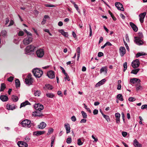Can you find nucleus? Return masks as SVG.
I'll list each match as a JSON object with an SVG mask.
<instances>
[{"mask_svg":"<svg viewBox=\"0 0 147 147\" xmlns=\"http://www.w3.org/2000/svg\"><path fill=\"white\" fill-rule=\"evenodd\" d=\"M23 127L28 128L31 127L32 123L30 120L25 119L22 121L20 123Z\"/></svg>","mask_w":147,"mask_h":147,"instance_id":"obj_1","label":"nucleus"},{"mask_svg":"<svg viewBox=\"0 0 147 147\" xmlns=\"http://www.w3.org/2000/svg\"><path fill=\"white\" fill-rule=\"evenodd\" d=\"M34 81V80L31 77V74H29L27 78L25 79V83L28 86L32 85Z\"/></svg>","mask_w":147,"mask_h":147,"instance_id":"obj_2","label":"nucleus"},{"mask_svg":"<svg viewBox=\"0 0 147 147\" xmlns=\"http://www.w3.org/2000/svg\"><path fill=\"white\" fill-rule=\"evenodd\" d=\"M36 47L32 45H29L26 47L25 49L26 54H29V53L30 52H32Z\"/></svg>","mask_w":147,"mask_h":147,"instance_id":"obj_3","label":"nucleus"},{"mask_svg":"<svg viewBox=\"0 0 147 147\" xmlns=\"http://www.w3.org/2000/svg\"><path fill=\"white\" fill-rule=\"evenodd\" d=\"M32 37H26L23 40V44L25 45H28L32 42Z\"/></svg>","mask_w":147,"mask_h":147,"instance_id":"obj_4","label":"nucleus"},{"mask_svg":"<svg viewBox=\"0 0 147 147\" xmlns=\"http://www.w3.org/2000/svg\"><path fill=\"white\" fill-rule=\"evenodd\" d=\"M36 54L38 57L39 58L42 57L44 55V51L43 49H40L36 51Z\"/></svg>","mask_w":147,"mask_h":147,"instance_id":"obj_5","label":"nucleus"},{"mask_svg":"<svg viewBox=\"0 0 147 147\" xmlns=\"http://www.w3.org/2000/svg\"><path fill=\"white\" fill-rule=\"evenodd\" d=\"M34 107L36 110L41 111L44 109L43 106L40 103L35 104Z\"/></svg>","mask_w":147,"mask_h":147,"instance_id":"obj_6","label":"nucleus"},{"mask_svg":"<svg viewBox=\"0 0 147 147\" xmlns=\"http://www.w3.org/2000/svg\"><path fill=\"white\" fill-rule=\"evenodd\" d=\"M135 40H134L135 43L138 45H142L143 44V42L138 37L135 36L134 37Z\"/></svg>","mask_w":147,"mask_h":147,"instance_id":"obj_7","label":"nucleus"},{"mask_svg":"<svg viewBox=\"0 0 147 147\" xmlns=\"http://www.w3.org/2000/svg\"><path fill=\"white\" fill-rule=\"evenodd\" d=\"M140 65L139 61L138 59H136L133 61L131 63V65L134 68L138 67Z\"/></svg>","mask_w":147,"mask_h":147,"instance_id":"obj_8","label":"nucleus"},{"mask_svg":"<svg viewBox=\"0 0 147 147\" xmlns=\"http://www.w3.org/2000/svg\"><path fill=\"white\" fill-rule=\"evenodd\" d=\"M32 115L34 116L39 117L43 116V114L41 113V111L38 110H36L35 111L33 112Z\"/></svg>","mask_w":147,"mask_h":147,"instance_id":"obj_9","label":"nucleus"},{"mask_svg":"<svg viewBox=\"0 0 147 147\" xmlns=\"http://www.w3.org/2000/svg\"><path fill=\"white\" fill-rule=\"evenodd\" d=\"M146 13L144 12L141 13L139 16V20L141 23H142L144 22V19L146 15Z\"/></svg>","mask_w":147,"mask_h":147,"instance_id":"obj_10","label":"nucleus"},{"mask_svg":"<svg viewBox=\"0 0 147 147\" xmlns=\"http://www.w3.org/2000/svg\"><path fill=\"white\" fill-rule=\"evenodd\" d=\"M115 6L118 9L122 11H124V9L123 7V6L120 3L118 2L116 3H115Z\"/></svg>","mask_w":147,"mask_h":147,"instance_id":"obj_11","label":"nucleus"},{"mask_svg":"<svg viewBox=\"0 0 147 147\" xmlns=\"http://www.w3.org/2000/svg\"><path fill=\"white\" fill-rule=\"evenodd\" d=\"M17 144L19 147H27V144L23 141H18Z\"/></svg>","mask_w":147,"mask_h":147,"instance_id":"obj_12","label":"nucleus"},{"mask_svg":"<svg viewBox=\"0 0 147 147\" xmlns=\"http://www.w3.org/2000/svg\"><path fill=\"white\" fill-rule=\"evenodd\" d=\"M121 56L123 57L125 53V49L124 47H121L119 49Z\"/></svg>","mask_w":147,"mask_h":147,"instance_id":"obj_13","label":"nucleus"},{"mask_svg":"<svg viewBox=\"0 0 147 147\" xmlns=\"http://www.w3.org/2000/svg\"><path fill=\"white\" fill-rule=\"evenodd\" d=\"M141 82L140 80L138 79L135 78H133L130 80V83L134 84L136 83H140Z\"/></svg>","mask_w":147,"mask_h":147,"instance_id":"obj_14","label":"nucleus"},{"mask_svg":"<svg viewBox=\"0 0 147 147\" xmlns=\"http://www.w3.org/2000/svg\"><path fill=\"white\" fill-rule=\"evenodd\" d=\"M33 74H43V72L42 70L40 68H35L34 69L32 70Z\"/></svg>","mask_w":147,"mask_h":147,"instance_id":"obj_15","label":"nucleus"},{"mask_svg":"<svg viewBox=\"0 0 147 147\" xmlns=\"http://www.w3.org/2000/svg\"><path fill=\"white\" fill-rule=\"evenodd\" d=\"M106 81V80L105 79H103L98 83H97L95 85V86L96 87H98L104 84Z\"/></svg>","mask_w":147,"mask_h":147,"instance_id":"obj_16","label":"nucleus"},{"mask_svg":"<svg viewBox=\"0 0 147 147\" xmlns=\"http://www.w3.org/2000/svg\"><path fill=\"white\" fill-rule=\"evenodd\" d=\"M133 142L134 145L135 147H142V144L139 143L136 139H135L134 140Z\"/></svg>","mask_w":147,"mask_h":147,"instance_id":"obj_17","label":"nucleus"},{"mask_svg":"<svg viewBox=\"0 0 147 147\" xmlns=\"http://www.w3.org/2000/svg\"><path fill=\"white\" fill-rule=\"evenodd\" d=\"M143 71V70L141 69H137L132 70L131 72V74H137L138 73H140Z\"/></svg>","mask_w":147,"mask_h":147,"instance_id":"obj_18","label":"nucleus"},{"mask_svg":"<svg viewBox=\"0 0 147 147\" xmlns=\"http://www.w3.org/2000/svg\"><path fill=\"white\" fill-rule=\"evenodd\" d=\"M0 99L3 102H5L7 101L8 98L7 95H1L0 97Z\"/></svg>","mask_w":147,"mask_h":147,"instance_id":"obj_19","label":"nucleus"},{"mask_svg":"<svg viewBox=\"0 0 147 147\" xmlns=\"http://www.w3.org/2000/svg\"><path fill=\"white\" fill-rule=\"evenodd\" d=\"M44 133V131H37L34 132L33 133V135L36 136H39L43 134Z\"/></svg>","mask_w":147,"mask_h":147,"instance_id":"obj_20","label":"nucleus"},{"mask_svg":"<svg viewBox=\"0 0 147 147\" xmlns=\"http://www.w3.org/2000/svg\"><path fill=\"white\" fill-rule=\"evenodd\" d=\"M129 24L130 26L135 32H136L138 30V28L135 24L131 22H130L129 23Z\"/></svg>","mask_w":147,"mask_h":147,"instance_id":"obj_21","label":"nucleus"},{"mask_svg":"<svg viewBox=\"0 0 147 147\" xmlns=\"http://www.w3.org/2000/svg\"><path fill=\"white\" fill-rule=\"evenodd\" d=\"M21 40V38L18 37L17 35L14 36V39L13 40V42L16 44H18Z\"/></svg>","mask_w":147,"mask_h":147,"instance_id":"obj_22","label":"nucleus"},{"mask_svg":"<svg viewBox=\"0 0 147 147\" xmlns=\"http://www.w3.org/2000/svg\"><path fill=\"white\" fill-rule=\"evenodd\" d=\"M65 127L66 131L67 134H68L70 132V125L68 123H66L65 124Z\"/></svg>","mask_w":147,"mask_h":147,"instance_id":"obj_23","label":"nucleus"},{"mask_svg":"<svg viewBox=\"0 0 147 147\" xmlns=\"http://www.w3.org/2000/svg\"><path fill=\"white\" fill-rule=\"evenodd\" d=\"M46 126V124L45 123L42 122L38 125V128L40 129H43Z\"/></svg>","mask_w":147,"mask_h":147,"instance_id":"obj_24","label":"nucleus"},{"mask_svg":"<svg viewBox=\"0 0 147 147\" xmlns=\"http://www.w3.org/2000/svg\"><path fill=\"white\" fill-rule=\"evenodd\" d=\"M136 89L137 91L140 90H142L143 89V88L142 87L141 85V84L140 83H138L136 86Z\"/></svg>","mask_w":147,"mask_h":147,"instance_id":"obj_25","label":"nucleus"},{"mask_svg":"<svg viewBox=\"0 0 147 147\" xmlns=\"http://www.w3.org/2000/svg\"><path fill=\"white\" fill-rule=\"evenodd\" d=\"M6 107L7 109L8 110H13L15 109V106L13 105H10L7 104V105Z\"/></svg>","mask_w":147,"mask_h":147,"instance_id":"obj_26","label":"nucleus"},{"mask_svg":"<svg viewBox=\"0 0 147 147\" xmlns=\"http://www.w3.org/2000/svg\"><path fill=\"white\" fill-rule=\"evenodd\" d=\"M28 105H30V103L28 101H26L22 103L20 106V107L21 108L23 107H24L25 106Z\"/></svg>","mask_w":147,"mask_h":147,"instance_id":"obj_27","label":"nucleus"},{"mask_svg":"<svg viewBox=\"0 0 147 147\" xmlns=\"http://www.w3.org/2000/svg\"><path fill=\"white\" fill-rule=\"evenodd\" d=\"M46 95L47 97L51 98H53L55 96L54 94L52 93H47Z\"/></svg>","mask_w":147,"mask_h":147,"instance_id":"obj_28","label":"nucleus"},{"mask_svg":"<svg viewBox=\"0 0 147 147\" xmlns=\"http://www.w3.org/2000/svg\"><path fill=\"white\" fill-rule=\"evenodd\" d=\"M107 67H102L100 69V72L107 73Z\"/></svg>","mask_w":147,"mask_h":147,"instance_id":"obj_29","label":"nucleus"},{"mask_svg":"<svg viewBox=\"0 0 147 147\" xmlns=\"http://www.w3.org/2000/svg\"><path fill=\"white\" fill-rule=\"evenodd\" d=\"M117 98L121 101H123V96L121 94H118L117 96Z\"/></svg>","mask_w":147,"mask_h":147,"instance_id":"obj_30","label":"nucleus"},{"mask_svg":"<svg viewBox=\"0 0 147 147\" xmlns=\"http://www.w3.org/2000/svg\"><path fill=\"white\" fill-rule=\"evenodd\" d=\"M59 32L61 33L65 37H67L68 36L67 33L65 32L64 30H59Z\"/></svg>","mask_w":147,"mask_h":147,"instance_id":"obj_31","label":"nucleus"},{"mask_svg":"<svg viewBox=\"0 0 147 147\" xmlns=\"http://www.w3.org/2000/svg\"><path fill=\"white\" fill-rule=\"evenodd\" d=\"M1 34L3 37H6L7 35V31L5 30H3L1 31Z\"/></svg>","mask_w":147,"mask_h":147,"instance_id":"obj_32","label":"nucleus"},{"mask_svg":"<svg viewBox=\"0 0 147 147\" xmlns=\"http://www.w3.org/2000/svg\"><path fill=\"white\" fill-rule=\"evenodd\" d=\"M16 86V88L19 87L20 86V81L18 79L15 80Z\"/></svg>","mask_w":147,"mask_h":147,"instance_id":"obj_33","label":"nucleus"},{"mask_svg":"<svg viewBox=\"0 0 147 147\" xmlns=\"http://www.w3.org/2000/svg\"><path fill=\"white\" fill-rule=\"evenodd\" d=\"M11 98L12 100L14 102H17L18 100V97L15 95H12Z\"/></svg>","mask_w":147,"mask_h":147,"instance_id":"obj_34","label":"nucleus"},{"mask_svg":"<svg viewBox=\"0 0 147 147\" xmlns=\"http://www.w3.org/2000/svg\"><path fill=\"white\" fill-rule=\"evenodd\" d=\"M5 88L6 87L5 84L4 83H2L1 85L0 91L1 92L3 91Z\"/></svg>","mask_w":147,"mask_h":147,"instance_id":"obj_35","label":"nucleus"},{"mask_svg":"<svg viewBox=\"0 0 147 147\" xmlns=\"http://www.w3.org/2000/svg\"><path fill=\"white\" fill-rule=\"evenodd\" d=\"M145 55L146 54L145 53H137V54H136V57L137 58H138L141 56Z\"/></svg>","mask_w":147,"mask_h":147,"instance_id":"obj_36","label":"nucleus"},{"mask_svg":"<svg viewBox=\"0 0 147 147\" xmlns=\"http://www.w3.org/2000/svg\"><path fill=\"white\" fill-rule=\"evenodd\" d=\"M45 86L48 89L52 90L53 89L52 86L49 84H46L45 85Z\"/></svg>","mask_w":147,"mask_h":147,"instance_id":"obj_37","label":"nucleus"},{"mask_svg":"<svg viewBox=\"0 0 147 147\" xmlns=\"http://www.w3.org/2000/svg\"><path fill=\"white\" fill-rule=\"evenodd\" d=\"M49 78L51 79H53L55 78V74H46Z\"/></svg>","mask_w":147,"mask_h":147,"instance_id":"obj_38","label":"nucleus"},{"mask_svg":"<svg viewBox=\"0 0 147 147\" xmlns=\"http://www.w3.org/2000/svg\"><path fill=\"white\" fill-rule=\"evenodd\" d=\"M64 79L65 81L67 80V81H69L70 79L68 75V74H65V76L64 77Z\"/></svg>","mask_w":147,"mask_h":147,"instance_id":"obj_39","label":"nucleus"},{"mask_svg":"<svg viewBox=\"0 0 147 147\" xmlns=\"http://www.w3.org/2000/svg\"><path fill=\"white\" fill-rule=\"evenodd\" d=\"M74 7L76 9V10L79 13V14H80V11L79 9V8L78 5L77 4H76V3H74Z\"/></svg>","mask_w":147,"mask_h":147,"instance_id":"obj_40","label":"nucleus"},{"mask_svg":"<svg viewBox=\"0 0 147 147\" xmlns=\"http://www.w3.org/2000/svg\"><path fill=\"white\" fill-rule=\"evenodd\" d=\"M81 113L83 118L86 119L87 118V114L84 111H82Z\"/></svg>","mask_w":147,"mask_h":147,"instance_id":"obj_41","label":"nucleus"},{"mask_svg":"<svg viewBox=\"0 0 147 147\" xmlns=\"http://www.w3.org/2000/svg\"><path fill=\"white\" fill-rule=\"evenodd\" d=\"M102 115L106 119L107 121H110V118L108 115H105L103 113H102Z\"/></svg>","mask_w":147,"mask_h":147,"instance_id":"obj_42","label":"nucleus"},{"mask_svg":"<svg viewBox=\"0 0 147 147\" xmlns=\"http://www.w3.org/2000/svg\"><path fill=\"white\" fill-rule=\"evenodd\" d=\"M40 94V92L39 90H37L34 93L35 96H39Z\"/></svg>","mask_w":147,"mask_h":147,"instance_id":"obj_43","label":"nucleus"},{"mask_svg":"<svg viewBox=\"0 0 147 147\" xmlns=\"http://www.w3.org/2000/svg\"><path fill=\"white\" fill-rule=\"evenodd\" d=\"M127 62H125L123 64V66L124 67L123 71H124L127 69Z\"/></svg>","mask_w":147,"mask_h":147,"instance_id":"obj_44","label":"nucleus"},{"mask_svg":"<svg viewBox=\"0 0 147 147\" xmlns=\"http://www.w3.org/2000/svg\"><path fill=\"white\" fill-rule=\"evenodd\" d=\"M77 144L79 146H81L83 144V143L82 142L80 139L79 138L78 140Z\"/></svg>","mask_w":147,"mask_h":147,"instance_id":"obj_45","label":"nucleus"},{"mask_svg":"<svg viewBox=\"0 0 147 147\" xmlns=\"http://www.w3.org/2000/svg\"><path fill=\"white\" fill-rule=\"evenodd\" d=\"M24 33L22 31H20L18 33V36H22L24 35Z\"/></svg>","mask_w":147,"mask_h":147,"instance_id":"obj_46","label":"nucleus"},{"mask_svg":"<svg viewBox=\"0 0 147 147\" xmlns=\"http://www.w3.org/2000/svg\"><path fill=\"white\" fill-rule=\"evenodd\" d=\"M51 147H52L53 146V144L54 143V140H55V137H51Z\"/></svg>","mask_w":147,"mask_h":147,"instance_id":"obj_47","label":"nucleus"},{"mask_svg":"<svg viewBox=\"0 0 147 147\" xmlns=\"http://www.w3.org/2000/svg\"><path fill=\"white\" fill-rule=\"evenodd\" d=\"M72 141L71 138H67L66 140V142L68 144H70Z\"/></svg>","mask_w":147,"mask_h":147,"instance_id":"obj_48","label":"nucleus"},{"mask_svg":"<svg viewBox=\"0 0 147 147\" xmlns=\"http://www.w3.org/2000/svg\"><path fill=\"white\" fill-rule=\"evenodd\" d=\"M89 29H90L89 36H91L92 35V29L91 27V26L90 24H89Z\"/></svg>","mask_w":147,"mask_h":147,"instance_id":"obj_49","label":"nucleus"},{"mask_svg":"<svg viewBox=\"0 0 147 147\" xmlns=\"http://www.w3.org/2000/svg\"><path fill=\"white\" fill-rule=\"evenodd\" d=\"M136 99L135 98L132 97H130L128 99V100L130 102H133L135 101Z\"/></svg>","mask_w":147,"mask_h":147,"instance_id":"obj_50","label":"nucleus"},{"mask_svg":"<svg viewBox=\"0 0 147 147\" xmlns=\"http://www.w3.org/2000/svg\"><path fill=\"white\" fill-rule=\"evenodd\" d=\"M76 52L78 53L77 55H80V49L79 47H78L76 49Z\"/></svg>","mask_w":147,"mask_h":147,"instance_id":"obj_51","label":"nucleus"},{"mask_svg":"<svg viewBox=\"0 0 147 147\" xmlns=\"http://www.w3.org/2000/svg\"><path fill=\"white\" fill-rule=\"evenodd\" d=\"M115 116L116 118H120V114L119 113H117L115 114Z\"/></svg>","mask_w":147,"mask_h":147,"instance_id":"obj_52","label":"nucleus"},{"mask_svg":"<svg viewBox=\"0 0 147 147\" xmlns=\"http://www.w3.org/2000/svg\"><path fill=\"white\" fill-rule=\"evenodd\" d=\"M139 38H141L143 37V35L142 32H139L138 33V37Z\"/></svg>","mask_w":147,"mask_h":147,"instance_id":"obj_53","label":"nucleus"},{"mask_svg":"<svg viewBox=\"0 0 147 147\" xmlns=\"http://www.w3.org/2000/svg\"><path fill=\"white\" fill-rule=\"evenodd\" d=\"M34 76L36 77L39 78L40 77L42 74H33Z\"/></svg>","mask_w":147,"mask_h":147,"instance_id":"obj_54","label":"nucleus"},{"mask_svg":"<svg viewBox=\"0 0 147 147\" xmlns=\"http://www.w3.org/2000/svg\"><path fill=\"white\" fill-rule=\"evenodd\" d=\"M14 22L12 20H11L8 26L9 27L13 25L14 24Z\"/></svg>","mask_w":147,"mask_h":147,"instance_id":"obj_55","label":"nucleus"},{"mask_svg":"<svg viewBox=\"0 0 147 147\" xmlns=\"http://www.w3.org/2000/svg\"><path fill=\"white\" fill-rule=\"evenodd\" d=\"M13 77L11 76L8 78L7 80L10 82H11L13 80Z\"/></svg>","mask_w":147,"mask_h":147,"instance_id":"obj_56","label":"nucleus"},{"mask_svg":"<svg viewBox=\"0 0 147 147\" xmlns=\"http://www.w3.org/2000/svg\"><path fill=\"white\" fill-rule=\"evenodd\" d=\"M53 131V128H49V129L48 133L49 134L52 133Z\"/></svg>","mask_w":147,"mask_h":147,"instance_id":"obj_57","label":"nucleus"},{"mask_svg":"<svg viewBox=\"0 0 147 147\" xmlns=\"http://www.w3.org/2000/svg\"><path fill=\"white\" fill-rule=\"evenodd\" d=\"M147 109V105H142L141 107V109Z\"/></svg>","mask_w":147,"mask_h":147,"instance_id":"obj_58","label":"nucleus"},{"mask_svg":"<svg viewBox=\"0 0 147 147\" xmlns=\"http://www.w3.org/2000/svg\"><path fill=\"white\" fill-rule=\"evenodd\" d=\"M57 94L60 96L62 97L63 96V94L60 91H58L57 92Z\"/></svg>","mask_w":147,"mask_h":147,"instance_id":"obj_59","label":"nucleus"},{"mask_svg":"<svg viewBox=\"0 0 147 147\" xmlns=\"http://www.w3.org/2000/svg\"><path fill=\"white\" fill-rule=\"evenodd\" d=\"M122 134L123 136L125 137L127 135V133L126 132L123 131L122 132Z\"/></svg>","mask_w":147,"mask_h":147,"instance_id":"obj_60","label":"nucleus"},{"mask_svg":"<svg viewBox=\"0 0 147 147\" xmlns=\"http://www.w3.org/2000/svg\"><path fill=\"white\" fill-rule=\"evenodd\" d=\"M103 55V53L102 52H99L98 55V57H100Z\"/></svg>","mask_w":147,"mask_h":147,"instance_id":"obj_61","label":"nucleus"},{"mask_svg":"<svg viewBox=\"0 0 147 147\" xmlns=\"http://www.w3.org/2000/svg\"><path fill=\"white\" fill-rule=\"evenodd\" d=\"M98 111L97 109H94L93 112V113L94 115H97L98 114Z\"/></svg>","mask_w":147,"mask_h":147,"instance_id":"obj_62","label":"nucleus"},{"mask_svg":"<svg viewBox=\"0 0 147 147\" xmlns=\"http://www.w3.org/2000/svg\"><path fill=\"white\" fill-rule=\"evenodd\" d=\"M71 120L72 121H76V119L74 116H73L71 118Z\"/></svg>","mask_w":147,"mask_h":147,"instance_id":"obj_63","label":"nucleus"},{"mask_svg":"<svg viewBox=\"0 0 147 147\" xmlns=\"http://www.w3.org/2000/svg\"><path fill=\"white\" fill-rule=\"evenodd\" d=\"M125 38L126 41L127 42H129V36L127 34H126L125 35Z\"/></svg>","mask_w":147,"mask_h":147,"instance_id":"obj_64","label":"nucleus"}]
</instances>
